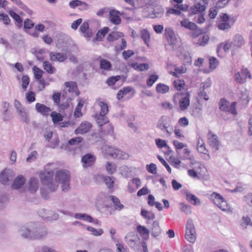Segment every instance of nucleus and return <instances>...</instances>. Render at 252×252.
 <instances>
[{"label":"nucleus","instance_id":"f257e3e1","mask_svg":"<svg viewBox=\"0 0 252 252\" xmlns=\"http://www.w3.org/2000/svg\"><path fill=\"white\" fill-rule=\"evenodd\" d=\"M53 176L54 171L48 168L44 169L39 174L42 184L47 186L51 191H55L58 188V185L53 180Z\"/></svg>","mask_w":252,"mask_h":252},{"label":"nucleus","instance_id":"f03ea898","mask_svg":"<svg viewBox=\"0 0 252 252\" xmlns=\"http://www.w3.org/2000/svg\"><path fill=\"white\" fill-rule=\"evenodd\" d=\"M19 232L22 237L28 239H41L47 235V229L43 227L37 230L34 234L25 226H22Z\"/></svg>","mask_w":252,"mask_h":252},{"label":"nucleus","instance_id":"7ed1b4c3","mask_svg":"<svg viewBox=\"0 0 252 252\" xmlns=\"http://www.w3.org/2000/svg\"><path fill=\"white\" fill-rule=\"evenodd\" d=\"M171 123L170 118L163 115L158 120L156 127L161 131H165L168 136H171L173 133V127Z\"/></svg>","mask_w":252,"mask_h":252},{"label":"nucleus","instance_id":"20e7f679","mask_svg":"<svg viewBox=\"0 0 252 252\" xmlns=\"http://www.w3.org/2000/svg\"><path fill=\"white\" fill-rule=\"evenodd\" d=\"M70 174L67 170L62 169L58 171L55 174V183L62 184V190L67 191L69 189Z\"/></svg>","mask_w":252,"mask_h":252},{"label":"nucleus","instance_id":"39448f33","mask_svg":"<svg viewBox=\"0 0 252 252\" xmlns=\"http://www.w3.org/2000/svg\"><path fill=\"white\" fill-rule=\"evenodd\" d=\"M101 149L103 152H105L113 158L127 159L129 158L128 154L120 150L118 148L105 145L102 147Z\"/></svg>","mask_w":252,"mask_h":252},{"label":"nucleus","instance_id":"423d86ee","mask_svg":"<svg viewBox=\"0 0 252 252\" xmlns=\"http://www.w3.org/2000/svg\"><path fill=\"white\" fill-rule=\"evenodd\" d=\"M211 198L214 203L223 211L232 213L233 209L223 200V198L220 194L214 192L211 195Z\"/></svg>","mask_w":252,"mask_h":252},{"label":"nucleus","instance_id":"0eeeda50","mask_svg":"<svg viewBox=\"0 0 252 252\" xmlns=\"http://www.w3.org/2000/svg\"><path fill=\"white\" fill-rule=\"evenodd\" d=\"M127 244L131 248L137 249L140 246V239L137 234L129 232L125 237Z\"/></svg>","mask_w":252,"mask_h":252},{"label":"nucleus","instance_id":"6e6552de","mask_svg":"<svg viewBox=\"0 0 252 252\" xmlns=\"http://www.w3.org/2000/svg\"><path fill=\"white\" fill-rule=\"evenodd\" d=\"M185 237L190 243H194L196 240L195 230L192 220H188L187 221Z\"/></svg>","mask_w":252,"mask_h":252},{"label":"nucleus","instance_id":"1a4fd4ad","mask_svg":"<svg viewBox=\"0 0 252 252\" xmlns=\"http://www.w3.org/2000/svg\"><path fill=\"white\" fill-rule=\"evenodd\" d=\"M164 37L171 46L172 50H175L179 46L180 41L179 37L175 32H165Z\"/></svg>","mask_w":252,"mask_h":252},{"label":"nucleus","instance_id":"9d476101","mask_svg":"<svg viewBox=\"0 0 252 252\" xmlns=\"http://www.w3.org/2000/svg\"><path fill=\"white\" fill-rule=\"evenodd\" d=\"M14 176V172L12 170L5 169L0 174V182L3 185H9Z\"/></svg>","mask_w":252,"mask_h":252},{"label":"nucleus","instance_id":"9b49d317","mask_svg":"<svg viewBox=\"0 0 252 252\" xmlns=\"http://www.w3.org/2000/svg\"><path fill=\"white\" fill-rule=\"evenodd\" d=\"M206 32H192L191 37L193 38L198 37L197 44L204 46L208 44L210 37L209 35L206 34Z\"/></svg>","mask_w":252,"mask_h":252},{"label":"nucleus","instance_id":"f8f14e48","mask_svg":"<svg viewBox=\"0 0 252 252\" xmlns=\"http://www.w3.org/2000/svg\"><path fill=\"white\" fill-rule=\"evenodd\" d=\"M231 47V43L228 42H221L218 45L217 52L219 57H223L226 54L229 52Z\"/></svg>","mask_w":252,"mask_h":252},{"label":"nucleus","instance_id":"ddd939ff","mask_svg":"<svg viewBox=\"0 0 252 252\" xmlns=\"http://www.w3.org/2000/svg\"><path fill=\"white\" fill-rule=\"evenodd\" d=\"M206 8V5L200 2H198L191 6L189 9L188 16H192L194 14H201Z\"/></svg>","mask_w":252,"mask_h":252},{"label":"nucleus","instance_id":"4468645a","mask_svg":"<svg viewBox=\"0 0 252 252\" xmlns=\"http://www.w3.org/2000/svg\"><path fill=\"white\" fill-rule=\"evenodd\" d=\"M208 140L209 145L215 151L219 149V141L217 135L210 131L208 134Z\"/></svg>","mask_w":252,"mask_h":252},{"label":"nucleus","instance_id":"2eb2a0df","mask_svg":"<svg viewBox=\"0 0 252 252\" xmlns=\"http://www.w3.org/2000/svg\"><path fill=\"white\" fill-rule=\"evenodd\" d=\"M92 127V125L90 123L87 121L83 122L78 127L75 129L76 134H83L88 132Z\"/></svg>","mask_w":252,"mask_h":252},{"label":"nucleus","instance_id":"dca6fc26","mask_svg":"<svg viewBox=\"0 0 252 252\" xmlns=\"http://www.w3.org/2000/svg\"><path fill=\"white\" fill-rule=\"evenodd\" d=\"M95 160V157L90 154H87L83 156L81 159L83 165L85 167L92 166Z\"/></svg>","mask_w":252,"mask_h":252},{"label":"nucleus","instance_id":"f3484780","mask_svg":"<svg viewBox=\"0 0 252 252\" xmlns=\"http://www.w3.org/2000/svg\"><path fill=\"white\" fill-rule=\"evenodd\" d=\"M190 94L189 92H187L180 99V108L182 110H186L190 103L189 100Z\"/></svg>","mask_w":252,"mask_h":252},{"label":"nucleus","instance_id":"a211bd4d","mask_svg":"<svg viewBox=\"0 0 252 252\" xmlns=\"http://www.w3.org/2000/svg\"><path fill=\"white\" fill-rule=\"evenodd\" d=\"M25 178L22 175L18 176L14 180L11 188L13 189H18L21 188L25 183Z\"/></svg>","mask_w":252,"mask_h":252},{"label":"nucleus","instance_id":"6ab92c4d","mask_svg":"<svg viewBox=\"0 0 252 252\" xmlns=\"http://www.w3.org/2000/svg\"><path fill=\"white\" fill-rule=\"evenodd\" d=\"M67 58L66 55L56 52H51L50 54V59L54 62H63Z\"/></svg>","mask_w":252,"mask_h":252},{"label":"nucleus","instance_id":"aec40b11","mask_svg":"<svg viewBox=\"0 0 252 252\" xmlns=\"http://www.w3.org/2000/svg\"><path fill=\"white\" fill-rule=\"evenodd\" d=\"M186 198L188 202L195 206H198L201 204V201L195 195L189 192L186 193Z\"/></svg>","mask_w":252,"mask_h":252},{"label":"nucleus","instance_id":"412c9836","mask_svg":"<svg viewBox=\"0 0 252 252\" xmlns=\"http://www.w3.org/2000/svg\"><path fill=\"white\" fill-rule=\"evenodd\" d=\"M120 12L116 10H112L110 11L109 19L112 23L118 25L121 22V18L119 16Z\"/></svg>","mask_w":252,"mask_h":252},{"label":"nucleus","instance_id":"4be33fe9","mask_svg":"<svg viewBox=\"0 0 252 252\" xmlns=\"http://www.w3.org/2000/svg\"><path fill=\"white\" fill-rule=\"evenodd\" d=\"M151 231L152 235L154 237L158 236L161 233V229L159 226V222L157 220L153 221L151 227Z\"/></svg>","mask_w":252,"mask_h":252},{"label":"nucleus","instance_id":"5701e85b","mask_svg":"<svg viewBox=\"0 0 252 252\" xmlns=\"http://www.w3.org/2000/svg\"><path fill=\"white\" fill-rule=\"evenodd\" d=\"M64 86L67 89V91L70 93L75 92L77 95H79L80 93L79 91H76L77 86L76 82L73 81L66 82L64 83Z\"/></svg>","mask_w":252,"mask_h":252},{"label":"nucleus","instance_id":"b1692460","mask_svg":"<svg viewBox=\"0 0 252 252\" xmlns=\"http://www.w3.org/2000/svg\"><path fill=\"white\" fill-rule=\"evenodd\" d=\"M38 179L34 177L30 179L29 182V189L32 193H34L38 188Z\"/></svg>","mask_w":252,"mask_h":252},{"label":"nucleus","instance_id":"393cba45","mask_svg":"<svg viewBox=\"0 0 252 252\" xmlns=\"http://www.w3.org/2000/svg\"><path fill=\"white\" fill-rule=\"evenodd\" d=\"M35 109L38 112L42 113L43 115H47L48 113L51 111L49 107L39 103L36 104Z\"/></svg>","mask_w":252,"mask_h":252},{"label":"nucleus","instance_id":"a878e982","mask_svg":"<svg viewBox=\"0 0 252 252\" xmlns=\"http://www.w3.org/2000/svg\"><path fill=\"white\" fill-rule=\"evenodd\" d=\"M84 102L83 100L80 99L74 111V117L75 118H79L82 117V113L81 112V109L84 105Z\"/></svg>","mask_w":252,"mask_h":252},{"label":"nucleus","instance_id":"bb28decb","mask_svg":"<svg viewBox=\"0 0 252 252\" xmlns=\"http://www.w3.org/2000/svg\"><path fill=\"white\" fill-rule=\"evenodd\" d=\"M110 198L113 203L114 207L115 210L121 211L122 209L124 208V205L120 203V200L118 198L114 195H111L110 196Z\"/></svg>","mask_w":252,"mask_h":252},{"label":"nucleus","instance_id":"cd10ccee","mask_svg":"<svg viewBox=\"0 0 252 252\" xmlns=\"http://www.w3.org/2000/svg\"><path fill=\"white\" fill-rule=\"evenodd\" d=\"M95 119L97 124L100 126H101L109 122L108 118L106 117L105 115H103V114H96L95 115Z\"/></svg>","mask_w":252,"mask_h":252},{"label":"nucleus","instance_id":"c85d7f7f","mask_svg":"<svg viewBox=\"0 0 252 252\" xmlns=\"http://www.w3.org/2000/svg\"><path fill=\"white\" fill-rule=\"evenodd\" d=\"M18 115L20 116L21 119L26 124H28L30 122L29 116L28 113L26 112L25 108L19 110L17 111Z\"/></svg>","mask_w":252,"mask_h":252},{"label":"nucleus","instance_id":"c756f323","mask_svg":"<svg viewBox=\"0 0 252 252\" xmlns=\"http://www.w3.org/2000/svg\"><path fill=\"white\" fill-rule=\"evenodd\" d=\"M101 178L109 189H112L114 187V178L105 176H101Z\"/></svg>","mask_w":252,"mask_h":252},{"label":"nucleus","instance_id":"7c9ffc66","mask_svg":"<svg viewBox=\"0 0 252 252\" xmlns=\"http://www.w3.org/2000/svg\"><path fill=\"white\" fill-rule=\"evenodd\" d=\"M99 65L100 68L105 70H109L112 67L110 62L106 59H100Z\"/></svg>","mask_w":252,"mask_h":252},{"label":"nucleus","instance_id":"2f4dec72","mask_svg":"<svg viewBox=\"0 0 252 252\" xmlns=\"http://www.w3.org/2000/svg\"><path fill=\"white\" fill-rule=\"evenodd\" d=\"M132 88L130 87H125L120 90L117 94V98L121 100L123 97L131 92Z\"/></svg>","mask_w":252,"mask_h":252},{"label":"nucleus","instance_id":"473e14b6","mask_svg":"<svg viewBox=\"0 0 252 252\" xmlns=\"http://www.w3.org/2000/svg\"><path fill=\"white\" fill-rule=\"evenodd\" d=\"M137 230L139 233L144 236V239H147L149 238L150 231L148 228L139 225L137 227Z\"/></svg>","mask_w":252,"mask_h":252},{"label":"nucleus","instance_id":"72a5a7b5","mask_svg":"<svg viewBox=\"0 0 252 252\" xmlns=\"http://www.w3.org/2000/svg\"><path fill=\"white\" fill-rule=\"evenodd\" d=\"M50 116L51 117L52 121L54 124L61 122L63 120V116L60 113H57L55 111L52 112L50 114Z\"/></svg>","mask_w":252,"mask_h":252},{"label":"nucleus","instance_id":"f704fd0d","mask_svg":"<svg viewBox=\"0 0 252 252\" xmlns=\"http://www.w3.org/2000/svg\"><path fill=\"white\" fill-rule=\"evenodd\" d=\"M169 88L168 86L159 83L157 85L156 90L160 94H165L169 91Z\"/></svg>","mask_w":252,"mask_h":252},{"label":"nucleus","instance_id":"c9c22d12","mask_svg":"<svg viewBox=\"0 0 252 252\" xmlns=\"http://www.w3.org/2000/svg\"><path fill=\"white\" fill-rule=\"evenodd\" d=\"M69 5L71 8H74L77 6L80 5H84L85 7V9H86L88 7V4L84 1L80 0H73L69 2Z\"/></svg>","mask_w":252,"mask_h":252},{"label":"nucleus","instance_id":"e433bc0d","mask_svg":"<svg viewBox=\"0 0 252 252\" xmlns=\"http://www.w3.org/2000/svg\"><path fill=\"white\" fill-rule=\"evenodd\" d=\"M240 225L243 229H246L249 225L252 226V221L249 217H243Z\"/></svg>","mask_w":252,"mask_h":252},{"label":"nucleus","instance_id":"4c0bfd02","mask_svg":"<svg viewBox=\"0 0 252 252\" xmlns=\"http://www.w3.org/2000/svg\"><path fill=\"white\" fill-rule=\"evenodd\" d=\"M245 43L243 37L240 34H237L235 35L234 39V44L237 47H240Z\"/></svg>","mask_w":252,"mask_h":252},{"label":"nucleus","instance_id":"58836bf2","mask_svg":"<svg viewBox=\"0 0 252 252\" xmlns=\"http://www.w3.org/2000/svg\"><path fill=\"white\" fill-rule=\"evenodd\" d=\"M98 105L100 107L99 114L106 115L109 111L108 106L107 104L103 101H99L98 102Z\"/></svg>","mask_w":252,"mask_h":252},{"label":"nucleus","instance_id":"ea45409f","mask_svg":"<svg viewBox=\"0 0 252 252\" xmlns=\"http://www.w3.org/2000/svg\"><path fill=\"white\" fill-rule=\"evenodd\" d=\"M106 169L109 174H114L116 171V165L114 163L107 162L105 165Z\"/></svg>","mask_w":252,"mask_h":252},{"label":"nucleus","instance_id":"a19ab883","mask_svg":"<svg viewBox=\"0 0 252 252\" xmlns=\"http://www.w3.org/2000/svg\"><path fill=\"white\" fill-rule=\"evenodd\" d=\"M9 14L10 16L14 19V20L17 22V26L19 27H21L22 25V20L21 17L16 13L15 12L13 11H10L9 12Z\"/></svg>","mask_w":252,"mask_h":252},{"label":"nucleus","instance_id":"79ce46f5","mask_svg":"<svg viewBox=\"0 0 252 252\" xmlns=\"http://www.w3.org/2000/svg\"><path fill=\"white\" fill-rule=\"evenodd\" d=\"M197 150L199 152L203 154H205L207 151L203 140L201 137L198 138L197 140Z\"/></svg>","mask_w":252,"mask_h":252},{"label":"nucleus","instance_id":"37998d69","mask_svg":"<svg viewBox=\"0 0 252 252\" xmlns=\"http://www.w3.org/2000/svg\"><path fill=\"white\" fill-rule=\"evenodd\" d=\"M43 66L44 69L47 71L48 73L50 74H52L54 73L55 71V68L53 67L51 64L48 61H44L43 63Z\"/></svg>","mask_w":252,"mask_h":252},{"label":"nucleus","instance_id":"c03bdc74","mask_svg":"<svg viewBox=\"0 0 252 252\" xmlns=\"http://www.w3.org/2000/svg\"><path fill=\"white\" fill-rule=\"evenodd\" d=\"M181 25L186 29L190 30H193L196 28V25L191 22L187 20H185L181 22Z\"/></svg>","mask_w":252,"mask_h":252},{"label":"nucleus","instance_id":"a18cd8bd","mask_svg":"<svg viewBox=\"0 0 252 252\" xmlns=\"http://www.w3.org/2000/svg\"><path fill=\"white\" fill-rule=\"evenodd\" d=\"M132 67L136 69H139L140 71L147 70L149 69V64L147 63H133Z\"/></svg>","mask_w":252,"mask_h":252},{"label":"nucleus","instance_id":"49530a36","mask_svg":"<svg viewBox=\"0 0 252 252\" xmlns=\"http://www.w3.org/2000/svg\"><path fill=\"white\" fill-rule=\"evenodd\" d=\"M87 229L92 232V234L95 236H98L102 235L103 233V231L102 229H96L93 227L88 226Z\"/></svg>","mask_w":252,"mask_h":252},{"label":"nucleus","instance_id":"de8ad7c7","mask_svg":"<svg viewBox=\"0 0 252 252\" xmlns=\"http://www.w3.org/2000/svg\"><path fill=\"white\" fill-rule=\"evenodd\" d=\"M180 206V210L182 212H183L184 213L187 215H189L191 213L190 206L187 204H185L184 203H181Z\"/></svg>","mask_w":252,"mask_h":252},{"label":"nucleus","instance_id":"09e8293b","mask_svg":"<svg viewBox=\"0 0 252 252\" xmlns=\"http://www.w3.org/2000/svg\"><path fill=\"white\" fill-rule=\"evenodd\" d=\"M32 69L34 72L35 78L37 80L40 79L42 77L43 71L35 66H34Z\"/></svg>","mask_w":252,"mask_h":252},{"label":"nucleus","instance_id":"8fccbe9b","mask_svg":"<svg viewBox=\"0 0 252 252\" xmlns=\"http://www.w3.org/2000/svg\"><path fill=\"white\" fill-rule=\"evenodd\" d=\"M121 77L119 75L112 76L108 78L107 80V83L109 86H113L114 85L116 81L119 80Z\"/></svg>","mask_w":252,"mask_h":252},{"label":"nucleus","instance_id":"3c124183","mask_svg":"<svg viewBox=\"0 0 252 252\" xmlns=\"http://www.w3.org/2000/svg\"><path fill=\"white\" fill-rule=\"evenodd\" d=\"M9 107V103L7 102H3V111H2V115L3 119L4 121H7L8 120V118L6 117V113L8 110Z\"/></svg>","mask_w":252,"mask_h":252},{"label":"nucleus","instance_id":"603ef678","mask_svg":"<svg viewBox=\"0 0 252 252\" xmlns=\"http://www.w3.org/2000/svg\"><path fill=\"white\" fill-rule=\"evenodd\" d=\"M158 76L156 75H151L147 80V84L149 87H151L158 80Z\"/></svg>","mask_w":252,"mask_h":252},{"label":"nucleus","instance_id":"864d4df0","mask_svg":"<svg viewBox=\"0 0 252 252\" xmlns=\"http://www.w3.org/2000/svg\"><path fill=\"white\" fill-rule=\"evenodd\" d=\"M236 106V102H232L230 105H229L228 107L227 108L226 111L230 112L233 115L237 114Z\"/></svg>","mask_w":252,"mask_h":252},{"label":"nucleus","instance_id":"5fc2aeb1","mask_svg":"<svg viewBox=\"0 0 252 252\" xmlns=\"http://www.w3.org/2000/svg\"><path fill=\"white\" fill-rule=\"evenodd\" d=\"M22 88L26 91L28 86L29 85V82H30V79L28 76L27 75H23L22 78Z\"/></svg>","mask_w":252,"mask_h":252},{"label":"nucleus","instance_id":"6e6d98bb","mask_svg":"<svg viewBox=\"0 0 252 252\" xmlns=\"http://www.w3.org/2000/svg\"><path fill=\"white\" fill-rule=\"evenodd\" d=\"M234 78L235 80L239 83L242 84L246 82V78H244L242 76V75L239 72L235 73L234 74Z\"/></svg>","mask_w":252,"mask_h":252},{"label":"nucleus","instance_id":"4d7b16f0","mask_svg":"<svg viewBox=\"0 0 252 252\" xmlns=\"http://www.w3.org/2000/svg\"><path fill=\"white\" fill-rule=\"evenodd\" d=\"M146 169L149 172L153 174H156L157 173V166L154 163H151L149 165H147Z\"/></svg>","mask_w":252,"mask_h":252},{"label":"nucleus","instance_id":"13d9d810","mask_svg":"<svg viewBox=\"0 0 252 252\" xmlns=\"http://www.w3.org/2000/svg\"><path fill=\"white\" fill-rule=\"evenodd\" d=\"M229 105V102L228 101L221 99L220 102V109L222 111H226L227 108Z\"/></svg>","mask_w":252,"mask_h":252},{"label":"nucleus","instance_id":"bf43d9fd","mask_svg":"<svg viewBox=\"0 0 252 252\" xmlns=\"http://www.w3.org/2000/svg\"><path fill=\"white\" fill-rule=\"evenodd\" d=\"M38 154L35 151H32L27 158V161L32 162L37 157Z\"/></svg>","mask_w":252,"mask_h":252},{"label":"nucleus","instance_id":"052dcab7","mask_svg":"<svg viewBox=\"0 0 252 252\" xmlns=\"http://www.w3.org/2000/svg\"><path fill=\"white\" fill-rule=\"evenodd\" d=\"M156 143L159 148H162L167 146L166 141L160 138L156 139Z\"/></svg>","mask_w":252,"mask_h":252},{"label":"nucleus","instance_id":"680f3d73","mask_svg":"<svg viewBox=\"0 0 252 252\" xmlns=\"http://www.w3.org/2000/svg\"><path fill=\"white\" fill-rule=\"evenodd\" d=\"M134 54V52L131 50L125 51L123 52L122 55L125 60H127Z\"/></svg>","mask_w":252,"mask_h":252},{"label":"nucleus","instance_id":"e2e57ef3","mask_svg":"<svg viewBox=\"0 0 252 252\" xmlns=\"http://www.w3.org/2000/svg\"><path fill=\"white\" fill-rule=\"evenodd\" d=\"M158 158L162 163V164L165 167L167 171L170 173L171 172V168L166 162V161L159 155L157 156Z\"/></svg>","mask_w":252,"mask_h":252},{"label":"nucleus","instance_id":"0e129e2a","mask_svg":"<svg viewBox=\"0 0 252 252\" xmlns=\"http://www.w3.org/2000/svg\"><path fill=\"white\" fill-rule=\"evenodd\" d=\"M26 98L27 101H28L30 102H32L35 101V98L34 93L32 91L29 92L27 94Z\"/></svg>","mask_w":252,"mask_h":252},{"label":"nucleus","instance_id":"69168bd1","mask_svg":"<svg viewBox=\"0 0 252 252\" xmlns=\"http://www.w3.org/2000/svg\"><path fill=\"white\" fill-rule=\"evenodd\" d=\"M83 140V138L81 137H76L75 138H72L68 141V143L71 145H74L79 144Z\"/></svg>","mask_w":252,"mask_h":252},{"label":"nucleus","instance_id":"338daca9","mask_svg":"<svg viewBox=\"0 0 252 252\" xmlns=\"http://www.w3.org/2000/svg\"><path fill=\"white\" fill-rule=\"evenodd\" d=\"M174 85L175 88L178 91H181L183 88L185 84L181 80H177L174 82Z\"/></svg>","mask_w":252,"mask_h":252},{"label":"nucleus","instance_id":"774afa93","mask_svg":"<svg viewBox=\"0 0 252 252\" xmlns=\"http://www.w3.org/2000/svg\"><path fill=\"white\" fill-rule=\"evenodd\" d=\"M34 26V23L30 19H27L24 22V28L31 29Z\"/></svg>","mask_w":252,"mask_h":252}]
</instances>
